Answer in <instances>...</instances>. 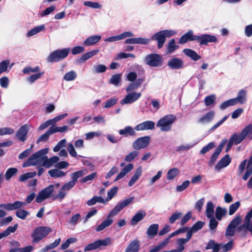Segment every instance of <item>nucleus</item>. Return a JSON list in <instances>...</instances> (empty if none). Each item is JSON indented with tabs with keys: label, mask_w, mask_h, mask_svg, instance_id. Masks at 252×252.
<instances>
[{
	"label": "nucleus",
	"mask_w": 252,
	"mask_h": 252,
	"mask_svg": "<svg viewBox=\"0 0 252 252\" xmlns=\"http://www.w3.org/2000/svg\"><path fill=\"white\" fill-rule=\"evenodd\" d=\"M134 199V197H130L126 199L119 202L117 205L113 208V209L107 215V219L104 220L102 222L104 226L106 228L110 226L113 223V220L109 219L110 217L116 216L123 210L125 207L128 206L131 203Z\"/></svg>",
	"instance_id": "obj_1"
},
{
	"label": "nucleus",
	"mask_w": 252,
	"mask_h": 252,
	"mask_svg": "<svg viewBox=\"0 0 252 252\" xmlns=\"http://www.w3.org/2000/svg\"><path fill=\"white\" fill-rule=\"evenodd\" d=\"M52 231V229L48 226H41L36 227L31 234L32 242L37 243L46 237Z\"/></svg>",
	"instance_id": "obj_2"
},
{
	"label": "nucleus",
	"mask_w": 252,
	"mask_h": 252,
	"mask_svg": "<svg viewBox=\"0 0 252 252\" xmlns=\"http://www.w3.org/2000/svg\"><path fill=\"white\" fill-rule=\"evenodd\" d=\"M48 152V149L45 148L34 153L30 157L27 161L23 163V166L26 167L35 165L38 164H41V159L42 156L46 155Z\"/></svg>",
	"instance_id": "obj_3"
},
{
	"label": "nucleus",
	"mask_w": 252,
	"mask_h": 252,
	"mask_svg": "<svg viewBox=\"0 0 252 252\" xmlns=\"http://www.w3.org/2000/svg\"><path fill=\"white\" fill-rule=\"evenodd\" d=\"M176 32L172 30H163L154 34L151 37L152 40H157L158 48H161L166 40V37L175 35Z\"/></svg>",
	"instance_id": "obj_4"
},
{
	"label": "nucleus",
	"mask_w": 252,
	"mask_h": 252,
	"mask_svg": "<svg viewBox=\"0 0 252 252\" xmlns=\"http://www.w3.org/2000/svg\"><path fill=\"white\" fill-rule=\"evenodd\" d=\"M175 120L176 118L173 115H166L159 119L157 126L160 127L161 131H169L171 129L172 125Z\"/></svg>",
	"instance_id": "obj_5"
},
{
	"label": "nucleus",
	"mask_w": 252,
	"mask_h": 252,
	"mask_svg": "<svg viewBox=\"0 0 252 252\" xmlns=\"http://www.w3.org/2000/svg\"><path fill=\"white\" fill-rule=\"evenodd\" d=\"M69 51V48L55 50L49 55L47 58L48 61L53 63L62 60L68 56Z\"/></svg>",
	"instance_id": "obj_6"
},
{
	"label": "nucleus",
	"mask_w": 252,
	"mask_h": 252,
	"mask_svg": "<svg viewBox=\"0 0 252 252\" xmlns=\"http://www.w3.org/2000/svg\"><path fill=\"white\" fill-rule=\"evenodd\" d=\"M111 244V239L109 237L103 240H97L93 243L87 245L84 248V252L96 250L100 247H106Z\"/></svg>",
	"instance_id": "obj_7"
},
{
	"label": "nucleus",
	"mask_w": 252,
	"mask_h": 252,
	"mask_svg": "<svg viewBox=\"0 0 252 252\" xmlns=\"http://www.w3.org/2000/svg\"><path fill=\"white\" fill-rule=\"evenodd\" d=\"M144 61L148 65L154 67L159 66L162 63L161 57L157 54L148 55L145 57Z\"/></svg>",
	"instance_id": "obj_8"
},
{
	"label": "nucleus",
	"mask_w": 252,
	"mask_h": 252,
	"mask_svg": "<svg viewBox=\"0 0 252 252\" xmlns=\"http://www.w3.org/2000/svg\"><path fill=\"white\" fill-rule=\"evenodd\" d=\"M150 140L149 136L138 138L132 143V148L136 150L144 149L149 145Z\"/></svg>",
	"instance_id": "obj_9"
},
{
	"label": "nucleus",
	"mask_w": 252,
	"mask_h": 252,
	"mask_svg": "<svg viewBox=\"0 0 252 252\" xmlns=\"http://www.w3.org/2000/svg\"><path fill=\"white\" fill-rule=\"evenodd\" d=\"M141 96V94L140 93L132 92L128 93L124 99L121 100V104L124 105L132 103L138 99Z\"/></svg>",
	"instance_id": "obj_10"
},
{
	"label": "nucleus",
	"mask_w": 252,
	"mask_h": 252,
	"mask_svg": "<svg viewBox=\"0 0 252 252\" xmlns=\"http://www.w3.org/2000/svg\"><path fill=\"white\" fill-rule=\"evenodd\" d=\"M196 41L199 42L200 45H207L209 42H216L217 38L213 35L203 34L200 36L198 35Z\"/></svg>",
	"instance_id": "obj_11"
},
{
	"label": "nucleus",
	"mask_w": 252,
	"mask_h": 252,
	"mask_svg": "<svg viewBox=\"0 0 252 252\" xmlns=\"http://www.w3.org/2000/svg\"><path fill=\"white\" fill-rule=\"evenodd\" d=\"M197 37V35L193 34V32L191 30H189L181 37L179 43L184 44L189 41H196Z\"/></svg>",
	"instance_id": "obj_12"
},
{
	"label": "nucleus",
	"mask_w": 252,
	"mask_h": 252,
	"mask_svg": "<svg viewBox=\"0 0 252 252\" xmlns=\"http://www.w3.org/2000/svg\"><path fill=\"white\" fill-rule=\"evenodd\" d=\"M231 159L228 155H226L223 157L215 166V170L217 171H220L222 168L227 166L231 162Z\"/></svg>",
	"instance_id": "obj_13"
},
{
	"label": "nucleus",
	"mask_w": 252,
	"mask_h": 252,
	"mask_svg": "<svg viewBox=\"0 0 252 252\" xmlns=\"http://www.w3.org/2000/svg\"><path fill=\"white\" fill-rule=\"evenodd\" d=\"M155 124L151 121H147L136 126L134 129L137 131L153 129Z\"/></svg>",
	"instance_id": "obj_14"
},
{
	"label": "nucleus",
	"mask_w": 252,
	"mask_h": 252,
	"mask_svg": "<svg viewBox=\"0 0 252 252\" xmlns=\"http://www.w3.org/2000/svg\"><path fill=\"white\" fill-rule=\"evenodd\" d=\"M215 115L214 111H210L199 118L197 123L201 125L209 123L213 120Z\"/></svg>",
	"instance_id": "obj_15"
},
{
	"label": "nucleus",
	"mask_w": 252,
	"mask_h": 252,
	"mask_svg": "<svg viewBox=\"0 0 252 252\" xmlns=\"http://www.w3.org/2000/svg\"><path fill=\"white\" fill-rule=\"evenodd\" d=\"M53 191L54 190H41L36 197V202L41 203L45 199L51 197Z\"/></svg>",
	"instance_id": "obj_16"
},
{
	"label": "nucleus",
	"mask_w": 252,
	"mask_h": 252,
	"mask_svg": "<svg viewBox=\"0 0 252 252\" xmlns=\"http://www.w3.org/2000/svg\"><path fill=\"white\" fill-rule=\"evenodd\" d=\"M25 205H26L25 202L16 201L13 203H8L0 205V207L3 206L5 210L8 211H11L16 209H20Z\"/></svg>",
	"instance_id": "obj_17"
},
{
	"label": "nucleus",
	"mask_w": 252,
	"mask_h": 252,
	"mask_svg": "<svg viewBox=\"0 0 252 252\" xmlns=\"http://www.w3.org/2000/svg\"><path fill=\"white\" fill-rule=\"evenodd\" d=\"M29 130V126L25 125L21 127L16 133V137L21 141H25L27 138V133Z\"/></svg>",
	"instance_id": "obj_18"
},
{
	"label": "nucleus",
	"mask_w": 252,
	"mask_h": 252,
	"mask_svg": "<svg viewBox=\"0 0 252 252\" xmlns=\"http://www.w3.org/2000/svg\"><path fill=\"white\" fill-rule=\"evenodd\" d=\"M150 40L148 38L137 37L128 38L125 40L126 44H140L143 45H147L149 43Z\"/></svg>",
	"instance_id": "obj_19"
},
{
	"label": "nucleus",
	"mask_w": 252,
	"mask_h": 252,
	"mask_svg": "<svg viewBox=\"0 0 252 252\" xmlns=\"http://www.w3.org/2000/svg\"><path fill=\"white\" fill-rule=\"evenodd\" d=\"M225 142L226 141L220 143L218 147L216 149L215 152L211 157L210 160L208 162V165L209 166H211L214 164L217 159L218 158L219 155L221 153Z\"/></svg>",
	"instance_id": "obj_20"
},
{
	"label": "nucleus",
	"mask_w": 252,
	"mask_h": 252,
	"mask_svg": "<svg viewBox=\"0 0 252 252\" xmlns=\"http://www.w3.org/2000/svg\"><path fill=\"white\" fill-rule=\"evenodd\" d=\"M168 65L172 69H180L183 67L184 63L181 59L174 58L168 62Z\"/></svg>",
	"instance_id": "obj_21"
},
{
	"label": "nucleus",
	"mask_w": 252,
	"mask_h": 252,
	"mask_svg": "<svg viewBox=\"0 0 252 252\" xmlns=\"http://www.w3.org/2000/svg\"><path fill=\"white\" fill-rule=\"evenodd\" d=\"M140 249L139 241L134 239L129 243L125 252H138Z\"/></svg>",
	"instance_id": "obj_22"
},
{
	"label": "nucleus",
	"mask_w": 252,
	"mask_h": 252,
	"mask_svg": "<svg viewBox=\"0 0 252 252\" xmlns=\"http://www.w3.org/2000/svg\"><path fill=\"white\" fill-rule=\"evenodd\" d=\"M101 38V36L99 35L90 36L84 41L83 44L87 46L93 45L98 42Z\"/></svg>",
	"instance_id": "obj_23"
},
{
	"label": "nucleus",
	"mask_w": 252,
	"mask_h": 252,
	"mask_svg": "<svg viewBox=\"0 0 252 252\" xmlns=\"http://www.w3.org/2000/svg\"><path fill=\"white\" fill-rule=\"evenodd\" d=\"M159 225L158 224L154 223L150 225L148 228L146 234L150 238H153L158 233Z\"/></svg>",
	"instance_id": "obj_24"
},
{
	"label": "nucleus",
	"mask_w": 252,
	"mask_h": 252,
	"mask_svg": "<svg viewBox=\"0 0 252 252\" xmlns=\"http://www.w3.org/2000/svg\"><path fill=\"white\" fill-rule=\"evenodd\" d=\"M133 168V165L131 163H128L122 169L120 173L116 176L115 181L119 180L123 178L127 173L129 172Z\"/></svg>",
	"instance_id": "obj_25"
},
{
	"label": "nucleus",
	"mask_w": 252,
	"mask_h": 252,
	"mask_svg": "<svg viewBox=\"0 0 252 252\" xmlns=\"http://www.w3.org/2000/svg\"><path fill=\"white\" fill-rule=\"evenodd\" d=\"M133 168V165L131 163H128L122 169L120 173L116 176L115 181L119 180L123 178L127 173L129 172Z\"/></svg>",
	"instance_id": "obj_26"
},
{
	"label": "nucleus",
	"mask_w": 252,
	"mask_h": 252,
	"mask_svg": "<svg viewBox=\"0 0 252 252\" xmlns=\"http://www.w3.org/2000/svg\"><path fill=\"white\" fill-rule=\"evenodd\" d=\"M247 92L244 90H240L237 95V96L233 98L235 100V104L240 103L241 104L244 103L247 100Z\"/></svg>",
	"instance_id": "obj_27"
},
{
	"label": "nucleus",
	"mask_w": 252,
	"mask_h": 252,
	"mask_svg": "<svg viewBox=\"0 0 252 252\" xmlns=\"http://www.w3.org/2000/svg\"><path fill=\"white\" fill-rule=\"evenodd\" d=\"M119 133L120 135H124L125 136H134L136 133L134 129L131 126H127L124 129H120L119 131Z\"/></svg>",
	"instance_id": "obj_28"
},
{
	"label": "nucleus",
	"mask_w": 252,
	"mask_h": 252,
	"mask_svg": "<svg viewBox=\"0 0 252 252\" xmlns=\"http://www.w3.org/2000/svg\"><path fill=\"white\" fill-rule=\"evenodd\" d=\"M246 138V137L243 131H241L239 134L235 133L233 134L230 139L232 141L235 145H238L243 141Z\"/></svg>",
	"instance_id": "obj_29"
},
{
	"label": "nucleus",
	"mask_w": 252,
	"mask_h": 252,
	"mask_svg": "<svg viewBox=\"0 0 252 252\" xmlns=\"http://www.w3.org/2000/svg\"><path fill=\"white\" fill-rule=\"evenodd\" d=\"M18 224H14L13 226H8L5 230L0 233V240L4 237L8 236L11 233H14L18 228Z\"/></svg>",
	"instance_id": "obj_30"
},
{
	"label": "nucleus",
	"mask_w": 252,
	"mask_h": 252,
	"mask_svg": "<svg viewBox=\"0 0 252 252\" xmlns=\"http://www.w3.org/2000/svg\"><path fill=\"white\" fill-rule=\"evenodd\" d=\"M142 173V167L140 166L136 170L134 175L128 182L129 186H132L141 176Z\"/></svg>",
	"instance_id": "obj_31"
},
{
	"label": "nucleus",
	"mask_w": 252,
	"mask_h": 252,
	"mask_svg": "<svg viewBox=\"0 0 252 252\" xmlns=\"http://www.w3.org/2000/svg\"><path fill=\"white\" fill-rule=\"evenodd\" d=\"M146 216V213L140 212L136 213L131 219L130 222L132 225H135L137 222L142 220Z\"/></svg>",
	"instance_id": "obj_32"
},
{
	"label": "nucleus",
	"mask_w": 252,
	"mask_h": 252,
	"mask_svg": "<svg viewBox=\"0 0 252 252\" xmlns=\"http://www.w3.org/2000/svg\"><path fill=\"white\" fill-rule=\"evenodd\" d=\"M183 52L186 55L194 61H196L201 59V57L198 55L196 52L191 49H185L183 50Z\"/></svg>",
	"instance_id": "obj_33"
},
{
	"label": "nucleus",
	"mask_w": 252,
	"mask_h": 252,
	"mask_svg": "<svg viewBox=\"0 0 252 252\" xmlns=\"http://www.w3.org/2000/svg\"><path fill=\"white\" fill-rule=\"evenodd\" d=\"M204 225V222L202 221H197L196 222L192 227L189 229L187 231L188 232H191V236L193 232H196L202 228Z\"/></svg>",
	"instance_id": "obj_34"
},
{
	"label": "nucleus",
	"mask_w": 252,
	"mask_h": 252,
	"mask_svg": "<svg viewBox=\"0 0 252 252\" xmlns=\"http://www.w3.org/2000/svg\"><path fill=\"white\" fill-rule=\"evenodd\" d=\"M227 213V210L225 208L218 206L216 209L215 216L218 220H221L223 216Z\"/></svg>",
	"instance_id": "obj_35"
},
{
	"label": "nucleus",
	"mask_w": 252,
	"mask_h": 252,
	"mask_svg": "<svg viewBox=\"0 0 252 252\" xmlns=\"http://www.w3.org/2000/svg\"><path fill=\"white\" fill-rule=\"evenodd\" d=\"M215 206L212 202L209 201L207 202L206 210V215L208 218L213 217L214 213Z\"/></svg>",
	"instance_id": "obj_36"
},
{
	"label": "nucleus",
	"mask_w": 252,
	"mask_h": 252,
	"mask_svg": "<svg viewBox=\"0 0 252 252\" xmlns=\"http://www.w3.org/2000/svg\"><path fill=\"white\" fill-rule=\"evenodd\" d=\"M99 50L98 49L94 50L92 51H91L90 52H88L84 54H83L80 59V61L82 62H85L87 60L89 59L91 57H93L94 56L96 55L98 52Z\"/></svg>",
	"instance_id": "obj_37"
},
{
	"label": "nucleus",
	"mask_w": 252,
	"mask_h": 252,
	"mask_svg": "<svg viewBox=\"0 0 252 252\" xmlns=\"http://www.w3.org/2000/svg\"><path fill=\"white\" fill-rule=\"evenodd\" d=\"M180 173V170L177 168H173L169 170L167 173V179L172 180Z\"/></svg>",
	"instance_id": "obj_38"
},
{
	"label": "nucleus",
	"mask_w": 252,
	"mask_h": 252,
	"mask_svg": "<svg viewBox=\"0 0 252 252\" xmlns=\"http://www.w3.org/2000/svg\"><path fill=\"white\" fill-rule=\"evenodd\" d=\"M242 131L246 138L249 140H252V124L246 126Z\"/></svg>",
	"instance_id": "obj_39"
},
{
	"label": "nucleus",
	"mask_w": 252,
	"mask_h": 252,
	"mask_svg": "<svg viewBox=\"0 0 252 252\" xmlns=\"http://www.w3.org/2000/svg\"><path fill=\"white\" fill-rule=\"evenodd\" d=\"M96 202L101 203L103 204L105 203V200L101 196H94L91 199L87 201V204L89 206H92L94 205Z\"/></svg>",
	"instance_id": "obj_40"
},
{
	"label": "nucleus",
	"mask_w": 252,
	"mask_h": 252,
	"mask_svg": "<svg viewBox=\"0 0 252 252\" xmlns=\"http://www.w3.org/2000/svg\"><path fill=\"white\" fill-rule=\"evenodd\" d=\"M45 28V27L43 25L34 28L27 32V36L28 37L33 36L40 32L43 31Z\"/></svg>",
	"instance_id": "obj_41"
},
{
	"label": "nucleus",
	"mask_w": 252,
	"mask_h": 252,
	"mask_svg": "<svg viewBox=\"0 0 252 252\" xmlns=\"http://www.w3.org/2000/svg\"><path fill=\"white\" fill-rule=\"evenodd\" d=\"M139 154V152L137 151H133L125 156L124 160L125 161L127 162H131L137 157Z\"/></svg>",
	"instance_id": "obj_42"
},
{
	"label": "nucleus",
	"mask_w": 252,
	"mask_h": 252,
	"mask_svg": "<svg viewBox=\"0 0 252 252\" xmlns=\"http://www.w3.org/2000/svg\"><path fill=\"white\" fill-rule=\"evenodd\" d=\"M87 172V171L86 169H83L77 172H75L71 174V178L72 180H73L75 182H76V181L78 178L86 175Z\"/></svg>",
	"instance_id": "obj_43"
},
{
	"label": "nucleus",
	"mask_w": 252,
	"mask_h": 252,
	"mask_svg": "<svg viewBox=\"0 0 252 252\" xmlns=\"http://www.w3.org/2000/svg\"><path fill=\"white\" fill-rule=\"evenodd\" d=\"M53 134L50 127L41 136H40L37 140L36 143L38 144L41 141H47L50 135Z\"/></svg>",
	"instance_id": "obj_44"
},
{
	"label": "nucleus",
	"mask_w": 252,
	"mask_h": 252,
	"mask_svg": "<svg viewBox=\"0 0 252 252\" xmlns=\"http://www.w3.org/2000/svg\"><path fill=\"white\" fill-rule=\"evenodd\" d=\"M17 172L18 169L16 168L12 167L8 168L5 172V179L7 181L9 180L12 176L17 173Z\"/></svg>",
	"instance_id": "obj_45"
},
{
	"label": "nucleus",
	"mask_w": 252,
	"mask_h": 252,
	"mask_svg": "<svg viewBox=\"0 0 252 252\" xmlns=\"http://www.w3.org/2000/svg\"><path fill=\"white\" fill-rule=\"evenodd\" d=\"M15 214L18 218L25 220L27 217L30 215V213L28 211L20 208L17 210Z\"/></svg>",
	"instance_id": "obj_46"
},
{
	"label": "nucleus",
	"mask_w": 252,
	"mask_h": 252,
	"mask_svg": "<svg viewBox=\"0 0 252 252\" xmlns=\"http://www.w3.org/2000/svg\"><path fill=\"white\" fill-rule=\"evenodd\" d=\"M49 174L52 177H61L64 176L66 173L58 169H52L48 171Z\"/></svg>",
	"instance_id": "obj_47"
},
{
	"label": "nucleus",
	"mask_w": 252,
	"mask_h": 252,
	"mask_svg": "<svg viewBox=\"0 0 252 252\" xmlns=\"http://www.w3.org/2000/svg\"><path fill=\"white\" fill-rule=\"evenodd\" d=\"M107 69L106 66L103 64L94 65L93 67V72L94 73H100L104 72Z\"/></svg>",
	"instance_id": "obj_48"
},
{
	"label": "nucleus",
	"mask_w": 252,
	"mask_h": 252,
	"mask_svg": "<svg viewBox=\"0 0 252 252\" xmlns=\"http://www.w3.org/2000/svg\"><path fill=\"white\" fill-rule=\"evenodd\" d=\"M242 220V218L240 216H236L231 220L228 225L236 229V227L241 223Z\"/></svg>",
	"instance_id": "obj_49"
},
{
	"label": "nucleus",
	"mask_w": 252,
	"mask_h": 252,
	"mask_svg": "<svg viewBox=\"0 0 252 252\" xmlns=\"http://www.w3.org/2000/svg\"><path fill=\"white\" fill-rule=\"evenodd\" d=\"M121 75L117 74L113 75L109 81V83L112 84L115 86H118L121 81Z\"/></svg>",
	"instance_id": "obj_50"
},
{
	"label": "nucleus",
	"mask_w": 252,
	"mask_h": 252,
	"mask_svg": "<svg viewBox=\"0 0 252 252\" xmlns=\"http://www.w3.org/2000/svg\"><path fill=\"white\" fill-rule=\"evenodd\" d=\"M36 174V172H28L23 174L20 176L19 181L21 182H25L29 179L33 177Z\"/></svg>",
	"instance_id": "obj_51"
},
{
	"label": "nucleus",
	"mask_w": 252,
	"mask_h": 252,
	"mask_svg": "<svg viewBox=\"0 0 252 252\" xmlns=\"http://www.w3.org/2000/svg\"><path fill=\"white\" fill-rule=\"evenodd\" d=\"M51 131L53 133V134L56 133V132H66L68 129V127L66 126H51L50 127Z\"/></svg>",
	"instance_id": "obj_52"
},
{
	"label": "nucleus",
	"mask_w": 252,
	"mask_h": 252,
	"mask_svg": "<svg viewBox=\"0 0 252 252\" xmlns=\"http://www.w3.org/2000/svg\"><path fill=\"white\" fill-rule=\"evenodd\" d=\"M76 77V73L74 71H70L64 75L63 79L67 81H70L74 80Z\"/></svg>",
	"instance_id": "obj_53"
},
{
	"label": "nucleus",
	"mask_w": 252,
	"mask_h": 252,
	"mask_svg": "<svg viewBox=\"0 0 252 252\" xmlns=\"http://www.w3.org/2000/svg\"><path fill=\"white\" fill-rule=\"evenodd\" d=\"M191 232L187 233L186 238H180L177 240V243L178 245L184 246L191 238Z\"/></svg>",
	"instance_id": "obj_54"
},
{
	"label": "nucleus",
	"mask_w": 252,
	"mask_h": 252,
	"mask_svg": "<svg viewBox=\"0 0 252 252\" xmlns=\"http://www.w3.org/2000/svg\"><path fill=\"white\" fill-rule=\"evenodd\" d=\"M235 104V100L232 98L222 103L220 108L221 110H224L229 106H232Z\"/></svg>",
	"instance_id": "obj_55"
},
{
	"label": "nucleus",
	"mask_w": 252,
	"mask_h": 252,
	"mask_svg": "<svg viewBox=\"0 0 252 252\" xmlns=\"http://www.w3.org/2000/svg\"><path fill=\"white\" fill-rule=\"evenodd\" d=\"M41 165L46 168H50L52 166V163L47 156H43L41 159Z\"/></svg>",
	"instance_id": "obj_56"
},
{
	"label": "nucleus",
	"mask_w": 252,
	"mask_h": 252,
	"mask_svg": "<svg viewBox=\"0 0 252 252\" xmlns=\"http://www.w3.org/2000/svg\"><path fill=\"white\" fill-rule=\"evenodd\" d=\"M240 206V203L239 201H237L234 203L232 204L229 208V215H232L237 210Z\"/></svg>",
	"instance_id": "obj_57"
},
{
	"label": "nucleus",
	"mask_w": 252,
	"mask_h": 252,
	"mask_svg": "<svg viewBox=\"0 0 252 252\" xmlns=\"http://www.w3.org/2000/svg\"><path fill=\"white\" fill-rule=\"evenodd\" d=\"M178 46H176L175 43V40L174 39H172L168 44L167 47V51L169 53H172L177 48Z\"/></svg>",
	"instance_id": "obj_58"
},
{
	"label": "nucleus",
	"mask_w": 252,
	"mask_h": 252,
	"mask_svg": "<svg viewBox=\"0 0 252 252\" xmlns=\"http://www.w3.org/2000/svg\"><path fill=\"white\" fill-rule=\"evenodd\" d=\"M216 99V96L215 95L212 94L207 96L205 97L204 102L205 104L207 106H210L214 104Z\"/></svg>",
	"instance_id": "obj_59"
},
{
	"label": "nucleus",
	"mask_w": 252,
	"mask_h": 252,
	"mask_svg": "<svg viewBox=\"0 0 252 252\" xmlns=\"http://www.w3.org/2000/svg\"><path fill=\"white\" fill-rule=\"evenodd\" d=\"M245 229L244 230V234L243 237L246 236V233L248 231H250L252 236V220L250 221H244Z\"/></svg>",
	"instance_id": "obj_60"
},
{
	"label": "nucleus",
	"mask_w": 252,
	"mask_h": 252,
	"mask_svg": "<svg viewBox=\"0 0 252 252\" xmlns=\"http://www.w3.org/2000/svg\"><path fill=\"white\" fill-rule=\"evenodd\" d=\"M84 5L92 7L95 9H99L101 7V5L96 2H92L90 1H87L84 2Z\"/></svg>",
	"instance_id": "obj_61"
},
{
	"label": "nucleus",
	"mask_w": 252,
	"mask_h": 252,
	"mask_svg": "<svg viewBox=\"0 0 252 252\" xmlns=\"http://www.w3.org/2000/svg\"><path fill=\"white\" fill-rule=\"evenodd\" d=\"M252 174V163L250 165L248 163L246 172L243 176V179L246 181Z\"/></svg>",
	"instance_id": "obj_62"
},
{
	"label": "nucleus",
	"mask_w": 252,
	"mask_h": 252,
	"mask_svg": "<svg viewBox=\"0 0 252 252\" xmlns=\"http://www.w3.org/2000/svg\"><path fill=\"white\" fill-rule=\"evenodd\" d=\"M182 215V213L180 212H175L173 213L169 219V222L170 223H173L176 220L180 218Z\"/></svg>",
	"instance_id": "obj_63"
},
{
	"label": "nucleus",
	"mask_w": 252,
	"mask_h": 252,
	"mask_svg": "<svg viewBox=\"0 0 252 252\" xmlns=\"http://www.w3.org/2000/svg\"><path fill=\"white\" fill-rule=\"evenodd\" d=\"M209 219H210L209 223V228L211 230H214L218 226L219 223L214 217Z\"/></svg>",
	"instance_id": "obj_64"
}]
</instances>
